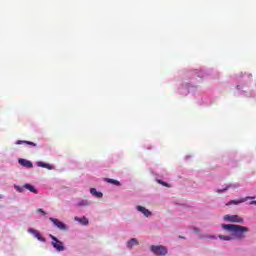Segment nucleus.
<instances>
[{"mask_svg": "<svg viewBox=\"0 0 256 256\" xmlns=\"http://www.w3.org/2000/svg\"><path fill=\"white\" fill-rule=\"evenodd\" d=\"M74 219L81 225H89V219H87V217L85 216H83L82 218L75 217Z\"/></svg>", "mask_w": 256, "mask_h": 256, "instance_id": "obj_9", "label": "nucleus"}, {"mask_svg": "<svg viewBox=\"0 0 256 256\" xmlns=\"http://www.w3.org/2000/svg\"><path fill=\"white\" fill-rule=\"evenodd\" d=\"M250 204L251 205H256V201H252Z\"/></svg>", "mask_w": 256, "mask_h": 256, "instance_id": "obj_22", "label": "nucleus"}, {"mask_svg": "<svg viewBox=\"0 0 256 256\" xmlns=\"http://www.w3.org/2000/svg\"><path fill=\"white\" fill-rule=\"evenodd\" d=\"M50 238L52 239V246L56 251H65V246L63 245V242L59 241L57 237L50 235Z\"/></svg>", "mask_w": 256, "mask_h": 256, "instance_id": "obj_3", "label": "nucleus"}, {"mask_svg": "<svg viewBox=\"0 0 256 256\" xmlns=\"http://www.w3.org/2000/svg\"><path fill=\"white\" fill-rule=\"evenodd\" d=\"M50 221L61 231H67V225L57 218H50Z\"/></svg>", "mask_w": 256, "mask_h": 256, "instance_id": "obj_5", "label": "nucleus"}, {"mask_svg": "<svg viewBox=\"0 0 256 256\" xmlns=\"http://www.w3.org/2000/svg\"><path fill=\"white\" fill-rule=\"evenodd\" d=\"M250 199H255V197H250Z\"/></svg>", "mask_w": 256, "mask_h": 256, "instance_id": "obj_23", "label": "nucleus"}, {"mask_svg": "<svg viewBox=\"0 0 256 256\" xmlns=\"http://www.w3.org/2000/svg\"><path fill=\"white\" fill-rule=\"evenodd\" d=\"M28 233H31L32 235H34V237H36V239H38V241L45 243V241H46L45 238L41 235V233L38 230L30 228L28 230Z\"/></svg>", "mask_w": 256, "mask_h": 256, "instance_id": "obj_6", "label": "nucleus"}, {"mask_svg": "<svg viewBox=\"0 0 256 256\" xmlns=\"http://www.w3.org/2000/svg\"><path fill=\"white\" fill-rule=\"evenodd\" d=\"M23 143L25 145H30L31 147H37V144H35L34 142H31V141H25V140H18L16 142V145H23Z\"/></svg>", "mask_w": 256, "mask_h": 256, "instance_id": "obj_10", "label": "nucleus"}, {"mask_svg": "<svg viewBox=\"0 0 256 256\" xmlns=\"http://www.w3.org/2000/svg\"><path fill=\"white\" fill-rule=\"evenodd\" d=\"M157 183H159L160 185H163L164 187H170L167 182H164L162 180H157Z\"/></svg>", "mask_w": 256, "mask_h": 256, "instance_id": "obj_18", "label": "nucleus"}, {"mask_svg": "<svg viewBox=\"0 0 256 256\" xmlns=\"http://www.w3.org/2000/svg\"><path fill=\"white\" fill-rule=\"evenodd\" d=\"M18 163H19V165H21L22 167H26L27 169H32V167H33V162L29 161L27 159L20 158L18 160Z\"/></svg>", "mask_w": 256, "mask_h": 256, "instance_id": "obj_7", "label": "nucleus"}, {"mask_svg": "<svg viewBox=\"0 0 256 256\" xmlns=\"http://www.w3.org/2000/svg\"><path fill=\"white\" fill-rule=\"evenodd\" d=\"M137 211H140V213H143L144 217H151L152 215L151 211H149V209L143 206H137Z\"/></svg>", "mask_w": 256, "mask_h": 256, "instance_id": "obj_8", "label": "nucleus"}, {"mask_svg": "<svg viewBox=\"0 0 256 256\" xmlns=\"http://www.w3.org/2000/svg\"><path fill=\"white\" fill-rule=\"evenodd\" d=\"M24 189H27L28 191H30L31 193H35V195H37L39 192L37 191V189H35V186L31 185V184H24Z\"/></svg>", "mask_w": 256, "mask_h": 256, "instance_id": "obj_11", "label": "nucleus"}, {"mask_svg": "<svg viewBox=\"0 0 256 256\" xmlns=\"http://www.w3.org/2000/svg\"><path fill=\"white\" fill-rule=\"evenodd\" d=\"M90 193H91V195H93L94 197H97V199H101V197H103V193L98 192L97 189H95V188H91V189H90Z\"/></svg>", "mask_w": 256, "mask_h": 256, "instance_id": "obj_12", "label": "nucleus"}, {"mask_svg": "<svg viewBox=\"0 0 256 256\" xmlns=\"http://www.w3.org/2000/svg\"><path fill=\"white\" fill-rule=\"evenodd\" d=\"M229 189V187H226V188H224L223 190H218L217 192L218 193H223V191H227Z\"/></svg>", "mask_w": 256, "mask_h": 256, "instance_id": "obj_21", "label": "nucleus"}, {"mask_svg": "<svg viewBox=\"0 0 256 256\" xmlns=\"http://www.w3.org/2000/svg\"><path fill=\"white\" fill-rule=\"evenodd\" d=\"M38 167H43L44 169H48L49 171L53 170V166L45 162H38Z\"/></svg>", "mask_w": 256, "mask_h": 256, "instance_id": "obj_15", "label": "nucleus"}, {"mask_svg": "<svg viewBox=\"0 0 256 256\" xmlns=\"http://www.w3.org/2000/svg\"><path fill=\"white\" fill-rule=\"evenodd\" d=\"M135 245H139V241H137L135 238L130 239V241H128V243H127V247L129 249H133V247H135Z\"/></svg>", "mask_w": 256, "mask_h": 256, "instance_id": "obj_13", "label": "nucleus"}, {"mask_svg": "<svg viewBox=\"0 0 256 256\" xmlns=\"http://www.w3.org/2000/svg\"><path fill=\"white\" fill-rule=\"evenodd\" d=\"M222 229L231 233L232 237H236V239H245L249 233V228L237 224H222Z\"/></svg>", "mask_w": 256, "mask_h": 256, "instance_id": "obj_1", "label": "nucleus"}, {"mask_svg": "<svg viewBox=\"0 0 256 256\" xmlns=\"http://www.w3.org/2000/svg\"><path fill=\"white\" fill-rule=\"evenodd\" d=\"M104 181H106V183H111L112 185H116L117 187L121 185V182H119V180H115L111 178H104Z\"/></svg>", "mask_w": 256, "mask_h": 256, "instance_id": "obj_14", "label": "nucleus"}, {"mask_svg": "<svg viewBox=\"0 0 256 256\" xmlns=\"http://www.w3.org/2000/svg\"><path fill=\"white\" fill-rule=\"evenodd\" d=\"M150 250L152 251V253H154V255L165 256L168 253L167 247L163 245H159V246L152 245L150 247Z\"/></svg>", "mask_w": 256, "mask_h": 256, "instance_id": "obj_2", "label": "nucleus"}, {"mask_svg": "<svg viewBox=\"0 0 256 256\" xmlns=\"http://www.w3.org/2000/svg\"><path fill=\"white\" fill-rule=\"evenodd\" d=\"M218 237H219V239H221L222 241H232V240H233V236L219 235Z\"/></svg>", "mask_w": 256, "mask_h": 256, "instance_id": "obj_16", "label": "nucleus"}, {"mask_svg": "<svg viewBox=\"0 0 256 256\" xmlns=\"http://www.w3.org/2000/svg\"><path fill=\"white\" fill-rule=\"evenodd\" d=\"M224 221H229L230 223H243V218L239 215H225Z\"/></svg>", "mask_w": 256, "mask_h": 256, "instance_id": "obj_4", "label": "nucleus"}, {"mask_svg": "<svg viewBox=\"0 0 256 256\" xmlns=\"http://www.w3.org/2000/svg\"><path fill=\"white\" fill-rule=\"evenodd\" d=\"M37 212H38V213H42L43 215H47V213H46L43 209H41V208H39V209L37 210Z\"/></svg>", "mask_w": 256, "mask_h": 256, "instance_id": "obj_20", "label": "nucleus"}, {"mask_svg": "<svg viewBox=\"0 0 256 256\" xmlns=\"http://www.w3.org/2000/svg\"><path fill=\"white\" fill-rule=\"evenodd\" d=\"M24 189H25L24 186L23 187H19V186L16 187V191H19V193H23Z\"/></svg>", "mask_w": 256, "mask_h": 256, "instance_id": "obj_19", "label": "nucleus"}, {"mask_svg": "<svg viewBox=\"0 0 256 256\" xmlns=\"http://www.w3.org/2000/svg\"><path fill=\"white\" fill-rule=\"evenodd\" d=\"M245 199L242 200H232L227 205H239V203H244Z\"/></svg>", "mask_w": 256, "mask_h": 256, "instance_id": "obj_17", "label": "nucleus"}]
</instances>
